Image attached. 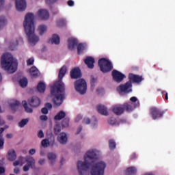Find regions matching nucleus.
<instances>
[{
	"mask_svg": "<svg viewBox=\"0 0 175 175\" xmlns=\"http://www.w3.org/2000/svg\"><path fill=\"white\" fill-rule=\"evenodd\" d=\"M98 157L96 152L94 150H89L84 156V162L79 161L77 162V170L79 175H84L90 167H92V175H103L105 174V169H106V163L103 161L96 162Z\"/></svg>",
	"mask_w": 175,
	"mask_h": 175,
	"instance_id": "f257e3e1",
	"label": "nucleus"
},
{
	"mask_svg": "<svg viewBox=\"0 0 175 175\" xmlns=\"http://www.w3.org/2000/svg\"><path fill=\"white\" fill-rule=\"evenodd\" d=\"M66 75V66H63L58 74V81L51 88V95L53 98L55 106H61L65 99V84L62 83V79Z\"/></svg>",
	"mask_w": 175,
	"mask_h": 175,
	"instance_id": "f03ea898",
	"label": "nucleus"
},
{
	"mask_svg": "<svg viewBox=\"0 0 175 175\" xmlns=\"http://www.w3.org/2000/svg\"><path fill=\"white\" fill-rule=\"evenodd\" d=\"M35 16L32 13H27L25 16L23 27L27 36L29 43L35 46L39 42V37L35 35Z\"/></svg>",
	"mask_w": 175,
	"mask_h": 175,
	"instance_id": "7ed1b4c3",
	"label": "nucleus"
},
{
	"mask_svg": "<svg viewBox=\"0 0 175 175\" xmlns=\"http://www.w3.org/2000/svg\"><path fill=\"white\" fill-rule=\"evenodd\" d=\"M1 68L8 73H14L17 70V61L14 60L10 53H4L1 59Z\"/></svg>",
	"mask_w": 175,
	"mask_h": 175,
	"instance_id": "20e7f679",
	"label": "nucleus"
},
{
	"mask_svg": "<svg viewBox=\"0 0 175 175\" xmlns=\"http://www.w3.org/2000/svg\"><path fill=\"white\" fill-rule=\"evenodd\" d=\"M143 80H144L143 76L130 73L129 75V81H127L125 84L120 85L118 90V91L124 92V94H129V92H132V83L140 84Z\"/></svg>",
	"mask_w": 175,
	"mask_h": 175,
	"instance_id": "39448f33",
	"label": "nucleus"
},
{
	"mask_svg": "<svg viewBox=\"0 0 175 175\" xmlns=\"http://www.w3.org/2000/svg\"><path fill=\"white\" fill-rule=\"evenodd\" d=\"M131 103H125L123 104L122 107L124 109V111H127L128 113H131V111H133L136 107H139L140 106V103L137 98L133 96L130 98Z\"/></svg>",
	"mask_w": 175,
	"mask_h": 175,
	"instance_id": "423d86ee",
	"label": "nucleus"
},
{
	"mask_svg": "<svg viewBox=\"0 0 175 175\" xmlns=\"http://www.w3.org/2000/svg\"><path fill=\"white\" fill-rule=\"evenodd\" d=\"M98 66L100 70H101L103 73H107L113 70V64H111V62L106 58H101L98 60Z\"/></svg>",
	"mask_w": 175,
	"mask_h": 175,
	"instance_id": "0eeeda50",
	"label": "nucleus"
},
{
	"mask_svg": "<svg viewBox=\"0 0 175 175\" xmlns=\"http://www.w3.org/2000/svg\"><path fill=\"white\" fill-rule=\"evenodd\" d=\"M75 87L76 91L81 95H84L87 92V82L83 79L76 81Z\"/></svg>",
	"mask_w": 175,
	"mask_h": 175,
	"instance_id": "6e6552de",
	"label": "nucleus"
},
{
	"mask_svg": "<svg viewBox=\"0 0 175 175\" xmlns=\"http://www.w3.org/2000/svg\"><path fill=\"white\" fill-rule=\"evenodd\" d=\"M164 113L165 111H161L157 107H152L150 109V114L153 120H158V118H162V117H163Z\"/></svg>",
	"mask_w": 175,
	"mask_h": 175,
	"instance_id": "1a4fd4ad",
	"label": "nucleus"
},
{
	"mask_svg": "<svg viewBox=\"0 0 175 175\" xmlns=\"http://www.w3.org/2000/svg\"><path fill=\"white\" fill-rule=\"evenodd\" d=\"M112 77L116 83H121V81L125 79V75L117 70H113L112 71Z\"/></svg>",
	"mask_w": 175,
	"mask_h": 175,
	"instance_id": "9d476101",
	"label": "nucleus"
},
{
	"mask_svg": "<svg viewBox=\"0 0 175 175\" xmlns=\"http://www.w3.org/2000/svg\"><path fill=\"white\" fill-rule=\"evenodd\" d=\"M16 8L18 12H24L27 8V1L25 0H15Z\"/></svg>",
	"mask_w": 175,
	"mask_h": 175,
	"instance_id": "9b49d317",
	"label": "nucleus"
},
{
	"mask_svg": "<svg viewBox=\"0 0 175 175\" xmlns=\"http://www.w3.org/2000/svg\"><path fill=\"white\" fill-rule=\"evenodd\" d=\"M28 103L31 107H38V106H40V98L34 96L30 99H28Z\"/></svg>",
	"mask_w": 175,
	"mask_h": 175,
	"instance_id": "f8f14e48",
	"label": "nucleus"
},
{
	"mask_svg": "<svg viewBox=\"0 0 175 175\" xmlns=\"http://www.w3.org/2000/svg\"><path fill=\"white\" fill-rule=\"evenodd\" d=\"M38 14L40 20H49L50 18V14L46 10H40Z\"/></svg>",
	"mask_w": 175,
	"mask_h": 175,
	"instance_id": "ddd939ff",
	"label": "nucleus"
},
{
	"mask_svg": "<svg viewBox=\"0 0 175 175\" xmlns=\"http://www.w3.org/2000/svg\"><path fill=\"white\" fill-rule=\"evenodd\" d=\"M71 79H79L81 77V70L79 68H75L70 71Z\"/></svg>",
	"mask_w": 175,
	"mask_h": 175,
	"instance_id": "4468645a",
	"label": "nucleus"
},
{
	"mask_svg": "<svg viewBox=\"0 0 175 175\" xmlns=\"http://www.w3.org/2000/svg\"><path fill=\"white\" fill-rule=\"evenodd\" d=\"M68 43L69 50H75V47L79 44V41L76 38H69Z\"/></svg>",
	"mask_w": 175,
	"mask_h": 175,
	"instance_id": "2eb2a0df",
	"label": "nucleus"
},
{
	"mask_svg": "<svg viewBox=\"0 0 175 175\" xmlns=\"http://www.w3.org/2000/svg\"><path fill=\"white\" fill-rule=\"evenodd\" d=\"M84 62L89 69H94V64H95V59H94V57H87L85 59Z\"/></svg>",
	"mask_w": 175,
	"mask_h": 175,
	"instance_id": "dca6fc26",
	"label": "nucleus"
},
{
	"mask_svg": "<svg viewBox=\"0 0 175 175\" xmlns=\"http://www.w3.org/2000/svg\"><path fill=\"white\" fill-rule=\"evenodd\" d=\"M57 140L61 144H66L68 143V135L65 133H61L57 137Z\"/></svg>",
	"mask_w": 175,
	"mask_h": 175,
	"instance_id": "f3484780",
	"label": "nucleus"
},
{
	"mask_svg": "<svg viewBox=\"0 0 175 175\" xmlns=\"http://www.w3.org/2000/svg\"><path fill=\"white\" fill-rule=\"evenodd\" d=\"M97 109L100 114H102L103 116H109V111H107V108L105 107V105H98Z\"/></svg>",
	"mask_w": 175,
	"mask_h": 175,
	"instance_id": "a211bd4d",
	"label": "nucleus"
},
{
	"mask_svg": "<svg viewBox=\"0 0 175 175\" xmlns=\"http://www.w3.org/2000/svg\"><path fill=\"white\" fill-rule=\"evenodd\" d=\"M16 158L17 155L16 154V151H14V150H10L8 151V161H11L12 162H13L14 161H16Z\"/></svg>",
	"mask_w": 175,
	"mask_h": 175,
	"instance_id": "6ab92c4d",
	"label": "nucleus"
},
{
	"mask_svg": "<svg viewBox=\"0 0 175 175\" xmlns=\"http://www.w3.org/2000/svg\"><path fill=\"white\" fill-rule=\"evenodd\" d=\"M112 111L113 113H114V114H116V116H121V114H122L124 113V108L123 107H117L115 106L113 107V108L112 109Z\"/></svg>",
	"mask_w": 175,
	"mask_h": 175,
	"instance_id": "aec40b11",
	"label": "nucleus"
},
{
	"mask_svg": "<svg viewBox=\"0 0 175 175\" xmlns=\"http://www.w3.org/2000/svg\"><path fill=\"white\" fill-rule=\"evenodd\" d=\"M37 90L40 94H44L46 91V84L42 81L39 82L37 85Z\"/></svg>",
	"mask_w": 175,
	"mask_h": 175,
	"instance_id": "412c9836",
	"label": "nucleus"
},
{
	"mask_svg": "<svg viewBox=\"0 0 175 175\" xmlns=\"http://www.w3.org/2000/svg\"><path fill=\"white\" fill-rule=\"evenodd\" d=\"M25 161L27 162V165L33 168L35 166V159H33V157L27 156L25 157Z\"/></svg>",
	"mask_w": 175,
	"mask_h": 175,
	"instance_id": "4be33fe9",
	"label": "nucleus"
},
{
	"mask_svg": "<svg viewBox=\"0 0 175 175\" xmlns=\"http://www.w3.org/2000/svg\"><path fill=\"white\" fill-rule=\"evenodd\" d=\"M51 142H50L49 139H44L42 141L41 144L42 146V147H49V146H50V144H54V142H55V139L54 137H51Z\"/></svg>",
	"mask_w": 175,
	"mask_h": 175,
	"instance_id": "5701e85b",
	"label": "nucleus"
},
{
	"mask_svg": "<svg viewBox=\"0 0 175 175\" xmlns=\"http://www.w3.org/2000/svg\"><path fill=\"white\" fill-rule=\"evenodd\" d=\"M18 46V40L14 39L10 42L9 49L10 50H16Z\"/></svg>",
	"mask_w": 175,
	"mask_h": 175,
	"instance_id": "b1692460",
	"label": "nucleus"
},
{
	"mask_svg": "<svg viewBox=\"0 0 175 175\" xmlns=\"http://www.w3.org/2000/svg\"><path fill=\"white\" fill-rule=\"evenodd\" d=\"M66 117V113L64 111H60L56 116L54 117L55 121H61L63 118Z\"/></svg>",
	"mask_w": 175,
	"mask_h": 175,
	"instance_id": "393cba45",
	"label": "nucleus"
},
{
	"mask_svg": "<svg viewBox=\"0 0 175 175\" xmlns=\"http://www.w3.org/2000/svg\"><path fill=\"white\" fill-rule=\"evenodd\" d=\"M30 74L32 77H38L39 76V70L35 66H33L30 68Z\"/></svg>",
	"mask_w": 175,
	"mask_h": 175,
	"instance_id": "a878e982",
	"label": "nucleus"
},
{
	"mask_svg": "<svg viewBox=\"0 0 175 175\" xmlns=\"http://www.w3.org/2000/svg\"><path fill=\"white\" fill-rule=\"evenodd\" d=\"M52 44H59V36L57 34H53L52 39H51Z\"/></svg>",
	"mask_w": 175,
	"mask_h": 175,
	"instance_id": "bb28decb",
	"label": "nucleus"
},
{
	"mask_svg": "<svg viewBox=\"0 0 175 175\" xmlns=\"http://www.w3.org/2000/svg\"><path fill=\"white\" fill-rule=\"evenodd\" d=\"M19 85L22 88H25L28 85V79L27 78H23L19 81Z\"/></svg>",
	"mask_w": 175,
	"mask_h": 175,
	"instance_id": "cd10ccee",
	"label": "nucleus"
},
{
	"mask_svg": "<svg viewBox=\"0 0 175 175\" xmlns=\"http://www.w3.org/2000/svg\"><path fill=\"white\" fill-rule=\"evenodd\" d=\"M18 106H20V101L18 100H16L15 103L10 105V107L12 111H16Z\"/></svg>",
	"mask_w": 175,
	"mask_h": 175,
	"instance_id": "c85d7f7f",
	"label": "nucleus"
},
{
	"mask_svg": "<svg viewBox=\"0 0 175 175\" xmlns=\"http://www.w3.org/2000/svg\"><path fill=\"white\" fill-rule=\"evenodd\" d=\"M54 135H58L61 133V124H55L53 127Z\"/></svg>",
	"mask_w": 175,
	"mask_h": 175,
	"instance_id": "c756f323",
	"label": "nucleus"
},
{
	"mask_svg": "<svg viewBox=\"0 0 175 175\" xmlns=\"http://www.w3.org/2000/svg\"><path fill=\"white\" fill-rule=\"evenodd\" d=\"M22 105L27 113H32V111H33V110L31 108L28 107V103H27V101H23Z\"/></svg>",
	"mask_w": 175,
	"mask_h": 175,
	"instance_id": "7c9ffc66",
	"label": "nucleus"
},
{
	"mask_svg": "<svg viewBox=\"0 0 175 175\" xmlns=\"http://www.w3.org/2000/svg\"><path fill=\"white\" fill-rule=\"evenodd\" d=\"M46 31H47V26L41 25L38 27V32L40 35H43Z\"/></svg>",
	"mask_w": 175,
	"mask_h": 175,
	"instance_id": "2f4dec72",
	"label": "nucleus"
},
{
	"mask_svg": "<svg viewBox=\"0 0 175 175\" xmlns=\"http://www.w3.org/2000/svg\"><path fill=\"white\" fill-rule=\"evenodd\" d=\"M117 144H116V141L114 139H111L109 140V147L110 150H115Z\"/></svg>",
	"mask_w": 175,
	"mask_h": 175,
	"instance_id": "473e14b6",
	"label": "nucleus"
},
{
	"mask_svg": "<svg viewBox=\"0 0 175 175\" xmlns=\"http://www.w3.org/2000/svg\"><path fill=\"white\" fill-rule=\"evenodd\" d=\"M126 172L129 174L133 175L137 172V170L135 167H129L126 169Z\"/></svg>",
	"mask_w": 175,
	"mask_h": 175,
	"instance_id": "72a5a7b5",
	"label": "nucleus"
},
{
	"mask_svg": "<svg viewBox=\"0 0 175 175\" xmlns=\"http://www.w3.org/2000/svg\"><path fill=\"white\" fill-rule=\"evenodd\" d=\"M85 50V46L84 45V44L81 43L77 45L78 54H81L83 51Z\"/></svg>",
	"mask_w": 175,
	"mask_h": 175,
	"instance_id": "f704fd0d",
	"label": "nucleus"
},
{
	"mask_svg": "<svg viewBox=\"0 0 175 175\" xmlns=\"http://www.w3.org/2000/svg\"><path fill=\"white\" fill-rule=\"evenodd\" d=\"M57 24V27L62 28V27H65V25H66V21H65V19H59Z\"/></svg>",
	"mask_w": 175,
	"mask_h": 175,
	"instance_id": "c9c22d12",
	"label": "nucleus"
},
{
	"mask_svg": "<svg viewBox=\"0 0 175 175\" xmlns=\"http://www.w3.org/2000/svg\"><path fill=\"white\" fill-rule=\"evenodd\" d=\"M29 122V119L26 118V119H23L19 123L18 125L20 128H24L25 125H27Z\"/></svg>",
	"mask_w": 175,
	"mask_h": 175,
	"instance_id": "e433bc0d",
	"label": "nucleus"
},
{
	"mask_svg": "<svg viewBox=\"0 0 175 175\" xmlns=\"http://www.w3.org/2000/svg\"><path fill=\"white\" fill-rule=\"evenodd\" d=\"M62 126L63 128H68L69 126V118H66L62 120Z\"/></svg>",
	"mask_w": 175,
	"mask_h": 175,
	"instance_id": "4c0bfd02",
	"label": "nucleus"
},
{
	"mask_svg": "<svg viewBox=\"0 0 175 175\" xmlns=\"http://www.w3.org/2000/svg\"><path fill=\"white\" fill-rule=\"evenodd\" d=\"M98 81V78H94V76H91V80H90V84H91V88L94 89L95 88V83Z\"/></svg>",
	"mask_w": 175,
	"mask_h": 175,
	"instance_id": "58836bf2",
	"label": "nucleus"
},
{
	"mask_svg": "<svg viewBox=\"0 0 175 175\" xmlns=\"http://www.w3.org/2000/svg\"><path fill=\"white\" fill-rule=\"evenodd\" d=\"M6 18H5L4 16L0 17V29L2 28V27H5L6 25Z\"/></svg>",
	"mask_w": 175,
	"mask_h": 175,
	"instance_id": "ea45409f",
	"label": "nucleus"
},
{
	"mask_svg": "<svg viewBox=\"0 0 175 175\" xmlns=\"http://www.w3.org/2000/svg\"><path fill=\"white\" fill-rule=\"evenodd\" d=\"M108 124L110 125H118V123L117 122V119L114 118H111L108 119Z\"/></svg>",
	"mask_w": 175,
	"mask_h": 175,
	"instance_id": "a19ab883",
	"label": "nucleus"
},
{
	"mask_svg": "<svg viewBox=\"0 0 175 175\" xmlns=\"http://www.w3.org/2000/svg\"><path fill=\"white\" fill-rule=\"evenodd\" d=\"M57 158V154H55V153H49L48 154V159H49V161H55V159Z\"/></svg>",
	"mask_w": 175,
	"mask_h": 175,
	"instance_id": "79ce46f5",
	"label": "nucleus"
},
{
	"mask_svg": "<svg viewBox=\"0 0 175 175\" xmlns=\"http://www.w3.org/2000/svg\"><path fill=\"white\" fill-rule=\"evenodd\" d=\"M45 2L47 5H53V3L58 2V0H45Z\"/></svg>",
	"mask_w": 175,
	"mask_h": 175,
	"instance_id": "37998d69",
	"label": "nucleus"
},
{
	"mask_svg": "<svg viewBox=\"0 0 175 175\" xmlns=\"http://www.w3.org/2000/svg\"><path fill=\"white\" fill-rule=\"evenodd\" d=\"M4 144H5V139L0 137V150H3Z\"/></svg>",
	"mask_w": 175,
	"mask_h": 175,
	"instance_id": "c03bdc74",
	"label": "nucleus"
},
{
	"mask_svg": "<svg viewBox=\"0 0 175 175\" xmlns=\"http://www.w3.org/2000/svg\"><path fill=\"white\" fill-rule=\"evenodd\" d=\"M83 124H86V125H88L91 124V120L88 118H85L83 121Z\"/></svg>",
	"mask_w": 175,
	"mask_h": 175,
	"instance_id": "a18cd8bd",
	"label": "nucleus"
},
{
	"mask_svg": "<svg viewBox=\"0 0 175 175\" xmlns=\"http://www.w3.org/2000/svg\"><path fill=\"white\" fill-rule=\"evenodd\" d=\"M33 62H35L33 57H31L27 61V65H33Z\"/></svg>",
	"mask_w": 175,
	"mask_h": 175,
	"instance_id": "49530a36",
	"label": "nucleus"
},
{
	"mask_svg": "<svg viewBox=\"0 0 175 175\" xmlns=\"http://www.w3.org/2000/svg\"><path fill=\"white\" fill-rule=\"evenodd\" d=\"M40 119L41 121H47L49 120V118L47 117V116L42 115L40 116Z\"/></svg>",
	"mask_w": 175,
	"mask_h": 175,
	"instance_id": "de8ad7c7",
	"label": "nucleus"
},
{
	"mask_svg": "<svg viewBox=\"0 0 175 175\" xmlns=\"http://www.w3.org/2000/svg\"><path fill=\"white\" fill-rule=\"evenodd\" d=\"M38 137H40V139H42V137H44V133H43V131L40 130L38 132Z\"/></svg>",
	"mask_w": 175,
	"mask_h": 175,
	"instance_id": "09e8293b",
	"label": "nucleus"
},
{
	"mask_svg": "<svg viewBox=\"0 0 175 175\" xmlns=\"http://www.w3.org/2000/svg\"><path fill=\"white\" fill-rule=\"evenodd\" d=\"M29 167H31V165H29L28 164L25 165L23 167V171L28 172V170H29Z\"/></svg>",
	"mask_w": 175,
	"mask_h": 175,
	"instance_id": "8fccbe9b",
	"label": "nucleus"
},
{
	"mask_svg": "<svg viewBox=\"0 0 175 175\" xmlns=\"http://www.w3.org/2000/svg\"><path fill=\"white\" fill-rule=\"evenodd\" d=\"M41 111L42 114H48L49 113V109L46 107H44L41 109Z\"/></svg>",
	"mask_w": 175,
	"mask_h": 175,
	"instance_id": "3c124183",
	"label": "nucleus"
},
{
	"mask_svg": "<svg viewBox=\"0 0 175 175\" xmlns=\"http://www.w3.org/2000/svg\"><path fill=\"white\" fill-rule=\"evenodd\" d=\"M45 107L46 109H53V105H51V103H48L45 104Z\"/></svg>",
	"mask_w": 175,
	"mask_h": 175,
	"instance_id": "603ef678",
	"label": "nucleus"
},
{
	"mask_svg": "<svg viewBox=\"0 0 175 175\" xmlns=\"http://www.w3.org/2000/svg\"><path fill=\"white\" fill-rule=\"evenodd\" d=\"M36 153V150H35V149H31L29 151V154L30 155H35Z\"/></svg>",
	"mask_w": 175,
	"mask_h": 175,
	"instance_id": "864d4df0",
	"label": "nucleus"
},
{
	"mask_svg": "<svg viewBox=\"0 0 175 175\" xmlns=\"http://www.w3.org/2000/svg\"><path fill=\"white\" fill-rule=\"evenodd\" d=\"M67 3L68 6H70V7L75 5V2L72 0H69Z\"/></svg>",
	"mask_w": 175,
	"mask_h": 175,
	"instance_id": "5fc2aeb1",
	"label": "nucleus"
},
{
	"mask_svg": "<svg viewBox=\"0 0 175 175\" xmlns=\"http://www.w3.org/2000/svg\"><path fill=\"white\" fill-rule=\"evenodd\" d=\"M81 131H83V126H79L77 130V135H79V133H80V132H81Z\"/></svg>",
	"mask_w": 175,
	"mask_h": 175,
	"instance_id": "6e6d98bb",
	"label": "nucleus"
},
{
	"mask_svg": "<svg viewBox=\"0 0 175 175\" xmlns=\"http://www.w3.org/2000/svg\"><path fill=\"white\" fill-rule=\"evenodd\" d=\"M3 5H5V0H0V10L3 8Z\"/></svg>",
	"mask_w": 175,
	"mask_h": 175,
	"instance_id": "4d7b16f0",
	"label": "nucleus"
},
{
	"mask_svg": "<svg viewBox=\"0 0 175 175\" xmlns=\"http://www.w3.org/2000/svg\"><path fill=\"white\" fill-rule=\"evenodd\" d=\"M14 173H15V174H18V173H20V168L19 167L14 168Z\"/></svg>",
	"mask_w": 175,
	"mask_h": 175,
	"instance_id": "13d9d810",
	"label": "nucleus"
},
{
	"mask_svg": "<svg viewBox=\"0 0 175 175\" xmlns=\"http://www.w3.org/2000/svg\"><path fill=\"white\" fill-rule=\"evenodd\" d=\"M81 118H82L81 116L78 115L77 118L75 119L76 122H79V121H80V120H81Z\"/></svg>",
	"mask_w": 175,
	"mask_h": 175,
	"instance_id": "bf43d9fd",
	"label": "nucleus"
},
{
	"mask_svg": "<svg viewBox=\"0 0 175 175\" xmlns=\"http://www.w3.org/2000/svg\"><path fill=\"white\" fill-rule=\"evenodd\" d=\"M44 162H46V160L44 159H42L39 161V164L44 165Z\"/></svg>",
	"mask_w": 175,
	"mask_h": 175,
	"instance_id": "052dcab7",
	"label": "nucleus"
},
{
	"mask_svg": "<svg viewBox=\"0 0 175 175\" xmlns=\"http://www.w3.org/2000/svg\"><path fill=\"white\" fill-rule=\"evenodd\" d=\"M14 166H18L20 165V161H15L13 163Z\"/></svg>",
	"mask_w": 175,
	"mask_h": 175,
	"instance_id": "680f3d73",
	"label": "nucleus"
},
{
	"mask_svg": "<svg viewBox=\"0 0 175 175\" xmlns=\"http://www.w3.org/2000/svg\"><path fill=\"white\" fill-rule=\"evenodd\" d=\"M5 172V168L0 167V174H2Z\"/></svg>",
	"mask_w": 175,
	"mask_h": 175,
	"instance_id": "e2e57ef3",
	"label": "nucleus"
},
{
	"mask_svg": "<svg viewBox=\"0 0 175 175\" xmlns=\"http://www.w3.org/2000/svg\"><path fill=\"white\" fill-rule=\"evenodd\" d=\"M131 159H136V154L133 153L131 157Z\"/></svg>",
	"mask_w": 175,
	"mask_h": 175,
	"instance_id": "0e129e2a",
	"label": "nucleus"
},
{
	"mask_svg": "<svg viewBox=\"0 0 175 175\" xmlns=\"http://www.w3.org/2000/svg\"><path fill=\"white\" fill-rule=\"evenodd\" d=\"M12 137H13V135H12V134H7L6 135L7 139H12Z\"/></svg>",
	"mask_w": 175,
	"mask_h": 175,
	"instance_id": "69168bd1",
	"label": "nucleus"
},
{
	"mask_svg": "<svg viewBox=\"0 0 175 175\" xmlns=\"http://www.w3.org/2000/svg\"><path fill=\"white\" fill-rule=\"evenodd\" d=\"M165 98L166 100H167V99H169V96H168L167 92L165 93Z\"/></svg>",
	"mask_w": 175,
	"mask_h": 175,
	"instance_id": "338daca9",
	"label": "nucleus"
},
{
	"mask_svg": "<svg viewBox=\"0 0 175 175\" xmlns=\"http://www.w3.org/2000/svg\"><path fill=\"white\" fill-rule=\"evenodd\" d=\"M8 120H13V116H8Z\"/></svg>",
	"mask_w": 175,
	"mask_h": 175,
	"instance_id": "774afa93",
	"label": "nucleus"
}]
</instances>
